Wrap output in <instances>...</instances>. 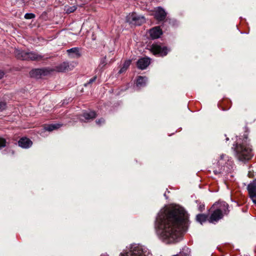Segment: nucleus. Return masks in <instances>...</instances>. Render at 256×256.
Listing matches in <instances>:
<instances>
[{"label":"nucleus","instance_id":"1","mask_svg":"<svg viewBox=\"0 0 256 256\" xmlns=\"http://www.w3.org/2000/svg\"><path fill=\"white\" fill-rule=\"evenodd\" d=\"M184 215V210L178 206H166L160 210L155 228L162 240L169 244L178 240L180 236L179 227Z\"/></svg>","mask_w":256,"mask_h":256},{"label":"nucleus","instance_id":"2","mask_svg":"<svg viewBox=\"0 0 256 256\" xmlns=\"http://www.w3.org/2000/svg\"><path fill=\"white\" fill-rule=\"evenodd\" d=\"M236 151V156L240 160H248L252 156L251 148L245 144H238Z\"/></svg>","mask_w":256,"mask_h":256},{"label":"nucleus","instance_id":"3","mask_svg":"<svg viewBox=\"0 0 256 256\" xmlns=\"http://www.w3.org/2000/svg\"><path fill=\"white\" fill-rule=\"evenodd\" d=\"M126 20L130 24L134 26H140L146 21L145 18L136 12L129 14L126 18Z\"/></svg>","mask_w":256,"mask_h":256},{"label":"nucleus","instance_id":"4","mask_svg":"<svg viewBox=\"0 0 256 256\" xmlns=\"http://www.w3.org/2000/svg\"><path fill=\"white\" fill-rule=\"evenodd\" d=\"M150 50L154 55L166 56L170 51V49L165 46L158 44H154L150 46Z\"/></svg>","mask_w":256,"mask_h":256},{"label":"nucleus","instance_id":"5","mask_svg":"<svg viewBox=\"0 0 256 256\" xmlns=\"http://www.w3.org/2000/svg\"><path fill=\"white\" fill-rule=\"evenodd\" d=\"M50 72V70L46 68H38L32 70L30 72V74L31 77L36 78H40L42 76H45L49 74Z\"/></svg>","mask_w":256,"mask_h":256},{"label":"nucleus","instance_id":"6","mask_svg":"<svg viewBox=\"0 0 256 256\" xmlns=\"http://www.w3.org/2000/svg\"><path fill=\"white\" fill-rule=\"evenodd\" d=\"M120 256H146L143 249L141 246H136L129 252L122 254Z\"/></svg>","mask_w":256,"mask_h":256},{"label":"nucleus","instance_id":"7","mask_svg":"<svg viewBox=\"0 0 256 256\" xmlns=\"http://www.w3.org/2000/svg\"><path fill=\"white\" fill-rule=\"evenodd\" d=\"M154 16L158 20L162 21L166 18V12L162 7H158L155 10Z\"/></svg>","mask_w":256,"mask_h":256},{"label":"nucleus","instance_id":"8","mask_svg":"<svg viewBox=\"0 0 256 256\" xmlns=\"http://www.w3.org/2000/svg\"><path fill=\"white\" fill-rule=\"evenodd\" d=\"M150 59L149 58H142L138 60L137 66L140 70H145L150 65Z\"/></svg>","mask_w":256,"mask_h":256},{"label":"nucleus","instance_id":"9","mask_svg":"<svg viewBox=\"0 0 256 256\" xmlns=\"http://www.w3.org/2000/svg\"><path fill=\"white\" fill-rule=\"evenodd\" d=\"M247 190L250 197L253 200L256 198V179L248 186Z\"/></svg>","mask_w":256,"mask_h":256},{"label":"nucleus","instance_id":"10","mask_svg":"<svg viewBox=\"0 0 256 256\" xmlns=\"http://www.w3.org/2000/svg\"><path fill=\"white\" fill-rule=\"evenodd\" d=\"M149 34L152 39L159 38L162 34V31L160 26H155L149 30Z\"/></svg>","mask_w":256,"mask_h":256},{"label":"nucleus","instance_id":"11","mask_svg":"<svg viewBox=\"0 0 256 256\" xmlns=\"http://www.w3.org/2000/svg\"><path fill=\"white\" fill-rule=\"evenodd\" d=\"M222 218V211L219 209H217L212 214L208 220L210 222L213 223L217 222Z\"/></svg>","mask_w":256,"mask_h":256},{"label":"nucleus","instance_id":"12","mask_svg":"<svg viewBox=\"0 0 256 256\" xmlns=\"http://www.w3.org/2000/svg\"><path fill=\"white\" fill-rule=\"evenodd\" d=\"M28 51H25L21 50L16 49L14 50V55L16 57L20 60H28Z\"/></svg>","mask_w":256,"mask_h":256},{"label":"nucleus","instance_id":"13","mask_svg":"<svg viewBox=\"0 0 256 256\" xmlns=\"http://www.w3.org/2000/svg\"><path fill=\"white\" fill-rule=\"evenodd\" d=\"M18 143L20 146L24 148H29L32 144V142L26 138H20Z\"/></svg>","mask_w":256,"mask_h":256},{"label":"nucleus","instance_id":"14","mask_svg":"<svg viewBox=\"0 0 256 256\" xmlns=\"http://www.w3.org/2000/svg\"><path fill=\"white\" fill-rule=\"evenodd\" d=\"M28 60H38L43 58L42 55L38 54L36 52L30 51H28Z\"/></svg>","mask_w":256,"mask_h":256},{"label":"nucleus","instance_id":"15","mask_svg":"<svg viewBox=\"0 0 256 256\" xmlns=\"http://www.w3.org/2000/svg\"><path fill=\"white\" fill-rule=\"evenodd\" d=\"M67 52L70 57L73 58H78L80 56L78 48L76 47L68 50Z\"/></svg>","mask_w":256,"mask_h":256},{"label":"nucleus","instance_id":"16","mask_svg":"<svg viewBox=\"0 0 256 256\" xmlns=\"http://www.w3.org/2000/svg\"><path fill=\"white\" fill-rule=\"evenodd\" d=\"M70 66V64L68 62H64L57 67V69L58 72H63L66 70H71L72 68Z\"/></svg>","mask_w":256,"mask_h":256},{"label":"nucleus","instance_id":"17","mask_svg":"<svg viewBox=\"0 0 256 256\" xmlns=\"http://www.w3.org/2000/svg\"><path fill=\"white\" fill-rule=\"evenodd\" d=\"M147 78L146 77L139 76L138 78L136 85L138 88H142L146 85Z\"/></svg>","mask_w":256,"mask_h":256},{"label":"nucleus","instance_id":"18","mask_svg":"<svg viewBox=\"0 0 256 256\" xmlns=\"http://www.w3.org/2000/svg\"><path fill=\"white\" fill-rule=\"evenodd\" d=\"M96 117V113H83L82 115L81 116V120H88L90 119H92Z\"/></svg>","mask_w":256,"mask_h":256},{"label":"nucleus","instance_id":"19","mask_svg":"<svg viewBox=\"0 0 256 256\" xmlns=\"http://www.w3.org/2000/svg\"><path fill=\"white\" fill-rule=\"evenodd\" d=\"M130 63H131V60H126L124 62L122 67L119 70L118 73L119 74H122V73L124 72H126V70H127V68L130 66Z\"/></svg>","mask_w":256,"mask_h":256},{"label":"nucleus","instance_id":"20","mask_svg":"<svg viewBox=\"0 0 256 256\" xmlns=\"http://www.w3.org/2000/svg\"><path fill=\"white\" fill-rule=\"evenodd\" d=\"M60 126L61 125L60 124H51L45 127V130H46L51 132L54 130L60 127Z\"/></svg>","mask_w":256,"mask_h":256},{"label":"nucleus","instance_id":"21","mask_svg":"<svg viewBox=\"0 0 256 256\" xmlns=\"http://www.w3.org/2000/svg\"><path fill=\"white\" fill-rule=\"evenodd\" d=\"M76 6H64V10L67 14H70L71 12H74V10L76 9Z\"/></svg>","mask_w":256,"mask_h":256},{"label":"nucleus","instance_id":"22","mask_svg":"<svg viewBox=\"0 0 256 256\" xmlns=\"http://www.w3.org/2000/svg\"><path fill=\"white\" fill-rule=\"evenodd\" d=\"M207 218V216L204 214H198L196 216V220L198 222L202 224L205 222Z\"/></svg>","mask_w":256,"mask_h":256},{"label":"nucleus","instance_id":"23","mask_svg":"<svg viewBox=\"0 0 256 256\" xmlns=\"http://www.w3.org/2000/svg\"><path fill=\"white\" fill-rule=\"evenodd\" d=\"M35 17V15L34 14L32 13H26L25 16L24 18L26 19H32Z\"/></svg>","mask_w":256,"mask_h":256},{"label":"nucleus","instance_id":"24","mask_svg":"<svg viewBox=\"0 0 256 256\" xmlns=\"http://www.w3.org/2000/svg\"><path fill=\"white\" fill-rule=\"evenodd\" d=\"M96 79V76H94V77H93L92 78H90L89 81L88 82L85 84H84V86H88L90 84H92V82H94Z\"/></svg>","mask_w":256,"mask_h":256},{"label":"nucleus","instance_id":"25","mask_svg":"<svg viewBox=\"0 0 256 256\" xmlns=\"http://www.w3.org/2000/svg\"><path fill=\"white\" fill-rule=\"evenodd\" d=\"M106 64V58H104L100 60V64L99 66L100 67H101L102 68Z\"/></svg>","mask_w":256,"mask_h":256},{"label":"nucleus","instance_id":"26","mask_svg":"<svg viewBox=\"0 0 256 256\" xmlns=\"http://www.w3.org/2000/svg\"><path fill=\"white\" fill-rule=\"evenodd\" d=\"M6 146V140L2 138H0V148L4 147Z\"/></svg>","mask_w":256,"mask_h":256},{"label":"nucleus","instance_id":"27","mask_svg":"<svg viewBox=\"0 0 256 256\" xmlns=\"http://www.w3.org/2000/svg\"><path fill=\"white\" fill-rule=\"evenodd\" d=\"M6 104L4 102H0V111H2L5 110Z\"/></svg>","mask_w":256,"mask_h":256},{"label":"nucleus","instance_id":"28","mask_svg":"<svg viewBox=\"0 0 256 256\" xmlns=\"http://www.w3.org/2000/svg\"><path fill=\"white\" fill-rule=\"evenodd\" d=\"M4 76V73L3 72L0 70V80Z\"/></svg>","mask_w":256,"mask_h":256},{"label":"nucleus","instance_id":"29","mask_svg":"<svg viewBox=\"0 0 256 256\" xmlns=\"http://www.w3.org/2000/svg\"><path fill=\"white\" fill-rule=\"evenodd\" d=\"M252 201L256 204V200L254 199V200H253Z\"/></svg>","mask_w":256,"mask_h":256},{"label":"nucleus","instance_id":"30","mask_svg":"<svg viewBox=\"0 0 256 256\" xmlns=\"http://www.w3.org/2000/svg\"><path fill=\"white\" fill-rule=\"evenodd\" d=\"M90 112H94V111H90Z\"/></svg>","mask_w":256,"mask_h":256}]
</instances>
